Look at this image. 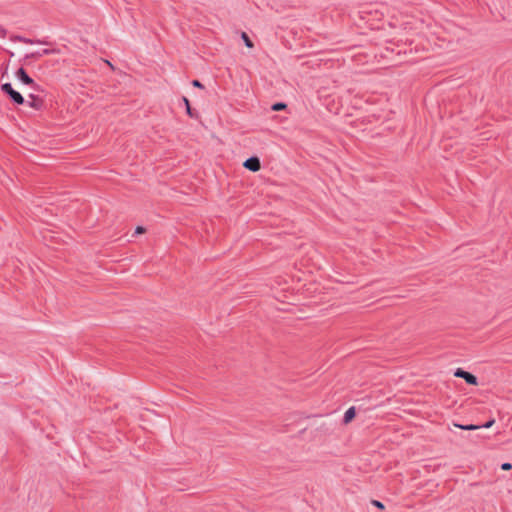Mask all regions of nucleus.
<instances>
[{"label": "nucleus", "mask_w": 512, "mask_h": 512, "mask_svg": "<svg viewBox=\"0 0 512 512\" xmlns=\"http://www.w3.org/2000/svg\"><path fill=\"white\" fill-rule=\"evenodd\" d=\"M182 101H183V103L185 105L187 115L189 117H191V118H197L198 114L193 112V110H192V108L190 106V102H189L188 98L183 96L182 97Z\"/></svg>", "instance_id": "obj_7"}, {"label": "nucleus", "mask_w": 512, "mask_h": 512, "mask_svg": "<svg viewBox=\"0 0 512 512\" xmlns=\"http://www.w3.org/2000/svg\"><path fill=\"white\" fill-rule=\"evenodd\" d=\"M454 376L458 378H462L469 385L476 386L478 385V379L475 375L470 372H467L461 368H457L454 372Z\"/></svg>", "instance_id": "obj_3"}, {"label": "nucleus", "mask_w": 512, "mask_h": 512, "mask_svg": "<svg viewBox=\"0 0 512 512\" xmlns=\"http://www.w3.org/2000/svg\"><path fill=\"white\" fill-rule=\"evenodd\" d=\"M371 504L373 506H375L376 508L380 509V510H384L385 509V505L381 502V501H378V500H372L371 501Z\"/></svg>", "instance_id": "obj_12"}, {"label": "nucleus", "mask_w": 512, "mask_h": 512, "mask_svg": "<svg viewBox=\"0 0 512 512\" xmlns=\"http://www.w3.org/2000/svg\"><path fill=\"white\" fill-rule=\"evenodd\" d=\"M145 229L142 226H138L135 230L136 234L144 233Z\"/></svg>", "instance_id": "obj_17"}, {"label": "nucleus", "mask_w": 512, "mask_h": 512, "mask_svg": "<svg viewBox=\"0 0 512 512\" xmlns=\"http://www.w3.org/2000/svg\"><path fill=\"white\" fill-rule=\"evenodd\" d=\"M30 101H28L29 106L32 108L39 110L43 106V100L42 98L35 96L34 94L29 95Z\"/></svg>", "instance_id": "obj_5"}, {"label": "nucleus", "mask_w": 512, "mask_h": 512, "mask_svg": "<svg viewBox=\"0 0 512 512\" xmlns=\"http://www.w3.org/2000/svg\"><path fill=\"white\" fill-rule=\"evenodd\" d=\"M1 90L7 94L11 101L14 102L17 105L24 104L25 100L24 97L19 93L18 91L14 90L11 83H4L1 85Z\"/></svg>", "instance_id": "obj_1"}, {"label": "nucleus", "mask_w": 512, "mask_h": 512, "mask_svg": "<svg viewBox=\"0 0 512 512\" xmlns=\"http://www.w3.org/2000/svg\"><path fill=\"white\" fill-rule=\"evenodd\" d=\"M285 108H286V104H285V103H283V102L275 103V104H273V106H272V110H273V111H281V110H283V109H285Z\"/></svg>", "instance_id": "obj_11"}, {"label": "nucleus", "mask_w": 512, "mask_h": 512, "mask_svg": "<svg viewBox=\"0 0 512 512\" xmlns=\"http://www.w3.org/2000/svg\"><path fill=\"white\" fill-rule=\"evenodd\" d=\"M243 166L246 169H248L249 171L257 172L261 168V163H260V160L258 157L252 156L245 160V162L243 163Z\"/></svg>", "instance_id": "obj_4"}, {"label": "nucleus", "mask_w": 512, "mask_h": 512, "mask_svg": "<svg viewBox=\"0 0 512 512\" xmlns=\"http://www.w3.org/2000/svg\"><path fill=\"white\" fill-rule=\"evenodd\" d=\"M494 422H495L494 419H491V420L487 421L485 424L479 425V426H480V428H490L494 424Z\"/></svg>", "instance_id": "obj_14"}, {"label": "nucleus", "mask_w": 512, "mask_h": 512, "mask_svg": "<svg viewBox=\"0 0 512 512\" xmlns=\"http://www.w3.org/2000/svg\"><path fill=\"white\" fill-rule=\"evenodd\" d=\"M356 416V408L354 406L348 408L343 416V422L345 424L351 422Z\"/></svg>", "instance_id": "obj_6"}, {"label": "nucleus", "mask_w": 512, "mask_h": 512, "mask_svg": "<svg viewBox=\"0 0 512 512\" xmlns=\"http://www.w3.org/2000/svg\"><path fill=\"white\" fill-rule=\"evenodd\" d=\"M241 38L242 40L244 41V44L246 47L248 48H252L254 45H253V42L250 40L249 36L247 35V33L245 32H242L241 34Z\"/></svg>", "instance_id": "obj_10"}, {"label": "nucleus", "mask_w": 512, "mask_h": 512, "mask_svg": "<svg viewBox=\"0 0 512 512\" xmlns=\"http://www.w3.org/2000/svg\"><path fill=\"white\" fill-rule=\"evenodd\" d=\"M501 469L504 470V471H508L510 469H512V464L511 463H508V462H505L501 465Z\"/></svg>", "instance_id": "obj_15"}, {"label": "nucleus", "mask_w": 512, "mask_h": 512, "mask_svg": "<svg viewBox=\"0 0 512 512\" xmlns=\"http://www.w3.org/2000/svg\"><path fill=\"white\" fill-rule=\"evenodd\" d=\"M15 76L23 84L31 86L34 90H38V84L35 83V81L28 75L23 67L16 71Z\"/></svg>", "instance_id": "obj_2"}, {"label": "nucleus", "mask_w": 512, "mask_h": 512, "mask_svg": "<svg viewBox=\"0 0 512 512\" xmlns=\"http://www.w3.org/2000/svg\"><path fill=\"white\" fill-rule=\"evenodd\" d=\"M5 35V29L0 27V36H4Z\"/></svg>", "instance_id": "obj_18"}, {"label": "nucleus", "mask_w": 512, "mask_h": 512, "mask_svg": "<svg viewBox=\"0 0 512 512\" xmlns=\"http://www.w3.org/2000/svg\"><path fill=\"white\" fill-rule=\"evenodd\" d=\"M19 40L23 43H26V44H34V43H42L41 41L37 40V41H33L32 39H29V38H25V37H19Z\"/></svg>", "instance_id": "obj_13"}, {"label": "nucleus", "mask_w": 512, "mask_h": 512, "mask_svg": "<svg viewBox=\"0 0 512 512\" xmlns=\"http://www.w3.org/2000/svg\"><path fill=\"white\" fill-rule=\"evenodd\" d=\"M455 426L462 430H466V431H473V430L480 429L479 425H474V424H468V425L455 424Z\"/></svg>", "instance_id": "obj_9"}, {"label": "nucleus", "mask_w": 512, "mask_h": 512, "mask_svg": "<svg viewBox=\"0 0 512 512\" xmlns=\"http://www.w3.org/2000/svg\"><path fill=\"white\" fill-rule=\"evenodd\" d=\"M192 85H193L194 87H197V88H200V89H203V88H204L203 84H202L199 80H193V81H192Z\"/></svg>", "instance_id": "obj_16"}, {"label": "nucleus", "mask_w": 512, "mask_h": 512, "mask_svg": "<svg viewBox=\"0 0 512 512\" xmlns=\"http://www.w3.org/2000/svg\"><path fill=\"white\" fill-rule=\"evenodd\" d=\"M55 52H56V50H54V49H43V50H41V51H37V52H35V53H32L30 56H31V57H38V58H39V57H42V56H44V55H50V54H53V53H55Z\"/></svg>", "instance_id": "obj_8"}]
</instances>
